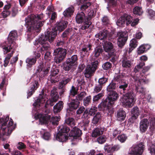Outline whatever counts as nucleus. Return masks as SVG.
<instances>
[{"mask_svg":"<svg viewBox=\"0 0 155 155\" xmlns=\"http://www.w3.org/2000/svg\"><path fill=\"white\" fill-rule=\"evenodd\" d=\"M77 89L74 86H72L70 90V94L74 96L77 94Z\"/></svg>","mask_w":155,"mask_h":155,"instance_id":"680f3d73","label":"nucleus"},{"mask_svg":"<svg viewBox=\"0 0 155 155\" xmlns=\"http://www.w3.org/2000/svg\"><path fill=\"white\" fill-rule=\"evenodd\" d=\"M17 147L19 150H21L26 148V145L23 143L19 142L16 145Z\"/></svg>","mask_w":155,"mask_h":155,"instance_id":"052dcab7","label":"nucleus"},{"mask_svg":"<svg viewBox=\"0 0 155 155\" xmlns=\"http://www.w3.org/2000/svg\"><path fill=\"white\" fill-rule=\"evenodd\" d=\"M50 67L49 66L48 67L46 68H44L41 69V71H40V69H38V71H40V73L42 74L43 73L44 75H46L48 72L50 70Z\"/></svg>","mask_w":155,"mask_h":155,"instance_id":"5fc2aeb1","label":"nucleus"},{"mask_svg":"<svg viewBox=\"0 0 155 155\" xmlns=\"http://www.w3.org/2000/svg\"><path fill=\"white\" fill-rule=\"evenodd\" d=\"M59 72V70L58 68H53L51 70V75H56L58 74Z\"/></svg>","mask_w":155,"mask_h":155,"instance_id":"0e129e2a","label":"nucleus"},{"mask_svg":"<svg viewBox=\"0 0 155 155\" xmlns=\"http://www.w3.org/2000/svg\"><path fill=\"white\" fill-rule=\"evenodd\" d=\"M135 101L134 95L131 92L123 95L121 100V102L123 105L129 107L133 106Z\"/></svg>","mask_w":155,"mask_h":155,"instance_id":"1a4fd4ad","label":"nucleus"},{"mask_svg":"<svg viewBox=\"0 0 155 155\" xmlns=\"http://www.w3.org/2000/svg\"><path fill=\"white\" fill-rule=\"evenodd\" d=\"M57 35L56 31L52 32L47 31L45 35H41L36 41L42 45L41 48V51L48 50L50 47V45L48 43V41L50 42L52 41L55 36Z\"/></svg>","mask_w":155,"mask_h":155,"instance_id":"39448f33","label":"nucleus"},{"mask_svg":"<svg viewBox=\"0 0 155 155\" xmlns=\"http://www.w3.org/2000/svg\"><path fill=\"white\" fill-rule=\"evenodd\" d=\"M17 37L16 31H11L9 33L8 38V42L0 45L2 48L4 54L11 51L8 54L6 57L4 61V65L6 66L9 63L10 58L12 56L15 48L16 47L15 43L14 42Z\"/></svg>","mask_w":155,"mask_h":155,"instance_id":"f257e3e1","label":"nucleus"},{"mask_svg":"<svg viewBox=\"0 0 155 155\" xmlns=\"http://www.w3.org/2000/svg\"><path fill=\"white\" fill-rule=\"evenodd\" d=\"M150 47V46L148 44L142 45L137 48V53L138 54H141L147 51Z\"/></svg>","mask_w":155,"mask_h":155,"instance_id":"bb28decb","label":"nucleus"},{"mask_svg":"<svg viewBox=\"0 0 155 155\" xmlns=\"http://www.w3.org/2000/svg\"><path fill=\"white\" fill-rule=\"evenodd\" d=\"M78 58L76 55H73L71 58L68 59L66 61V65L65 70H69L72 66L77 65Z\"/></svg>","mask_w":155,"mask_h":155,"instance_id":"dca6fc26","label":"nucleus"},{"mask_svg":"<svg viewBox=\"0 0 155 155\" xmlns=\"http://www.w3.org/2000/svg\"><path fill=\"white\" fill-rule=\"evenodd\" d=\"M42 137L45 140H48L51 139V135L49 132L45 131L44 132Z\"/></svg>","mask_w":155,"mask_h":155,"instance_id":"8fccbe9b","label":"nucleus"},{"mask_svg":"<svg viewBox=\"0 0 155 155\" xmlns=\"http://www.w3.org/2000/svg\"><path fill=\"white\" fill-rule=\"evenodd\" d=\"M91 45H88L84 46L81 51V55L82 56H85L88 54V51L91 49Z\"/></svg>","mask_w":155,"mask_h":155,"instance_id":"72a5a7b5","label":"nucleus"},{"mask_svg":"<svg viewBox=\"0 0 155 155\" xmlns=\"http://www.w3.org/2000/svg\"><path fill=\"white\" fill-rule=\"evenodd\" d=\"M91 99V96H89L85 98L84 99L83 101L84 104V106H87L90 103Z\"/></svg>","mask_w":155,"mask_h":155,"instance_id":"4d7b16f0","label":"nucleus"},{"mask_svg":"<svg viewBox=\"0 0 155 155\" xmlns=\"http://www.w3.org/2000/svg\"><path fill=\"white\" fill-rule=\"evenodd\" d=\"M36 61V59L35 58L31 57L27 58L26 60V62L27 66L31 67L33 65L35 64Z\"/></svg>","mask_w":155,"mask_h":155,"instance_id":"473e14b6","label":"nucleus"},{"mask_svg":"<svg viewBox=\"0 0 155 155\" xmlns=\"http://www.w3.org/2000/svg\"><path fill=\"white\" fill-rule=\"evenodd\" d=\"M65 122L67 124L71 127H73L75 125V121L72 118H68L65 120Z\"/></svg>","mask_w":155,"mask_h":155,"instance_id":"a19ab883","label":"nucleus"},{"mask_svg":"<svg viewBox=\"0 0 155 155\" xmlns=\"http://www.w3.org/2000/svg\"><path fill=\"white\" fill-rule=\"evenodd\" d=\"M143 12L142 9L140 7H135L133 9V12L135 14L140 15L142 14Z\"/></svg>","mask_w":155,"mask_h":155,"instance_id":"ea45409f","label":"nucleus"},{"mask_svg":"<svg viewBox=\"0 0 155 155\" xmlns=\"http://www.w3.org/2000/svg\"><path fill=\"white\" fill-rule=\"evenodd\" d=\"M79 102L77 100H74L69 104V109H68L67 112L69 111H72L73 109H76L78 107Z\"/></svg>","mask_w":155,"mask_h":155,"instance_id":"cd10ccee","label":"nucleus"},{"mask_svg":"<svg viewBox=\"0 0 155 155\" xmlns=\"http://www.w3.org/2000/svg\"><path fill=\"white\" fill-rule=\"evenodd\" d=\"M71 79V78L70 77L62 81L61 83H60L59 84V88L60 89L62 88L64 85H65L70 81Z\"/></svg>","mask_w":155,"mask_h":155,"instance_id":"79ce46f5","label":"nucleus"},{"mask_svg":"<svg viewBox=\"0 0 155 155\" xmlns=\"http://www.w3.org/2000/svg\"><path fill=\"white\" fill-rule=\"evenodd\" d=\"M103 94L102 93H99L97 95L94 97L93 99V101H97L99 100L101 97L103 96Z\"/></svg>","mask_w":155,"mask_h":155,"instance_id":"338daca9","label":"nucleus"},{"mask_svg":"<svg viewBox=\"0 0 155 155\" xmlns=\"http://www.w3.org/2000/svg\"><path fill=\"white\" fill-rule=\"evenodd\" d=\"M31 89L28 92V98L31 96L37 88L38 86V82L35 80L33 81L31 84Z\"/></svg>","mask_w":155,"mask_h":155,"instance_id":"5701e85b","label":"nucleus"},{"mask_svg":"<svg viewBox=\"0 0 155 155\" xmlns=\"http://www.w3.org/2000/svg\"><path fill=\"white\" fill-rule=\"evenodd\" d=\"M102 87V85L100 84L96 85L94 88V92L98 93L101 90Z\"/></svg>","mask_w":155,"mask_h":155,"instance_id":"bf43d9fd","label":"nucleus"},{"mask_svg":"<svg viewBox=\"0 0 155 155\" xmlns=\"http://www.w3.org/2000/svg\"><path fill=\"white\" fill-rule=\"evenodd\" d=\"M18 10L17 8L15 6L12 8V14L13 16H15L18 13Z\"/></svg>","mask_w":155,"mask_h":155,"instance_id":"774afa93","label":"nucleus"},{"mask_svg":"<svg viewBox=\"0 0 155 155\" xmlns=\"http://www.w3.org/2000/svg\"><path fill=\"white\" fill-rule=\"evenodd\" d=\"M43 18V14L37 15H31L28 16L25 19V25L28 31L39 28L43 25V22L39 21Z\"/></svg>","mask_w":155,"mask_h":155,"instance_id":"7ed1b4c3","label":"nucleus"},{"mask_svg":"<svg viewBox=\"0 0 155 155\" xmlns=\"http://www.w3.org/2000/svg\"><path fill=\"white\" fill-rule=\"evenodd\" d=\"M103 51L102 47L101 46H97L95 49L94 54L95 56L97 57L99 56Z\"/></svg>","mask_w":155,"mask_h":155,"instance_id":"4c0bfd02","label":"nucleus"},{"mask_svg":"<svg viewBox=\"0 0 155 155\" xmlns=\"http://www.w3.org/2000/svg\"><path fill=\"white\" fill-rule=\"evenodd\" d=\"M116 87V84L112 82L107 86V92L111 91H113V90L115 89Z\"/></svg>","mask_w":155,"mask_h":155,"instance_id":"37998d69","label":"nucleus"},{"mask_svg":"<svg viewBox=\"0 0 155 155\" xmlns=\"http://www.w3.org/2000/svg\"><path fill=\"white\" fill-rule=\"evenodd\" d=\"M63 103L62 101H59L54 107L53 110L54 113L60 112L63 107Z\"/></svg>","mask_w":155,"mask_h":155,"instance_id":"2f4dec72","label":"nucleus"},{"mask_svg":"<svg viewBox=\"0 0 155 155\" xmlns=\"http://www.w3.org/2000/svg\"><path fill=\"white\" fill-rule=\"evenodd\" d=\"M60 118L58 116H55L52 117L51 120V122L53 124L55 125L58 124V122L60 120Z\"/></svg>","mask_w":155,"mask_h":155,"instance_id":"de8ad7c7","label":"nucleus"},{"mask_svg":"<svg viewBox=\"0 0 155 155\" xmlns=\"http://www.w3.org/2000/svg\"><path fill=\"white\" fill-rule=\"evenodd\" d=\"M9 117L8 116H3L0 113V124L1 130H0V138L4 135L9 136L15 128L13 126V122L12 119H10L8 122V121Z\"/></svg>","mask_w":155,"mask_h":155,"instance_id":"f03ea898","label":"nucleus"},{"mask_svg":"<svg viewBox=\"0 0 155 155\" xmlns=\"http://www.w3.org/2000/svg\"><path fill=\"white\" fill-rule=\"evenodd\" d=\"M106 140V138L104 136H102L100 137L97 139V141L101 144H102L104 143Z\"/></svg>","mask_w":155,"mask_h":155,"instance_id":"6e6d98bb","label":"nucleus"},{"mask_svg":"<svg viewBox=\"0 0 155 155\" xmlns=\"http://www.w3.org/2000/svg\"><path fill=\"white\" fill-rule=\"evenodd\" d=\"M86 95V93L84 92H82L79 94L77 97V100H81Z\"/></svg>","mask_w":155,"mask_h":155,"instance_id":"603ef678","label":"nucleus"},{"mask_svg":"<svg viewBox=\"0 0 155 155\" xmlns=\"http://www.w3.org/2000/svg\"><path fill=\"white\" fill-rule=\"evenodd\" d=\"M132 61L128 60V58L126 57V59L122 61V66L126 68H130L132 64Z\"/></svg>","mask_w":155,"mask_h":155,"instance_id":"c9c22d12","label":"nucleus"},{"mask_svg":"<svg viewBox=\"0 0 155 155\" xmlns=\"http://www.w3.org/2000/svg\"><path fill=\"white\" fill-rule=\"evenodd\" d=\"M132 20V18L130 15H125L124 16L121 17L117 21L116 24L118 26L122 27L126 24L127 25L130 24L131 26H134L138 23V19H135L133 22Z\"/></svg>","mask_w":155,"mask_h":155,"instance_id":"0eeeda50","label":"nucleus"},{"mask_svg":"<svg viewBox=\"0 0 155 155\" xmlns=\"http://www.w3.org/2000/svg\"><path fill=\"white\" fill-rule=\"evenodd\" d=\"M149 122L147 119H142L140 122V128L141 132H145L148 127Z\"/></svg>","mask_w":155,"mask_h":155,"instance_id":"412c9836","label":"nucleus"},{"mask_svg":"<svg viewBox=\"0 0 155 155\" xmlns=\"http://www.w3.org/2000/svg\"><path fill=\"white\" fill-rule=\"evenodd\" d=\"M123 77V76L122 74L117 75L115 78V80L117 81H121L122 84L119 86V88L122 89L123 91L125 90V89L127 87V84L126 82H122V78Z\"/></svg>","mask_w":155,"mask_h":155,"instance_id":"c756f323","label":"nucleus"},{"mask_svg":"<svg viewBox=\"0 0 155 155\" xmlns=\"http://www.w3.org/2000/svg\"><path fill=\"white\" fill-rule=\"evenodd\" d=\"M101 115L100 113L98 112L94 116L92 120V123L94 124H97L101 119Z\"/></svg>","mask_w":155,"mask_h":155,"instance_id":"e433bc0d","label":"nucleus"},{"mask_svg":"<svg viewBox=\"0 0 155 155\" xmlns=\"http://www.w3.org/2000/svg\"><path fill=\"white\" fill-rule=\"evenodd\" d=\"M50 80L52 83H54L59 81V78L58 76L55 75H50Z\"/></svg>","mask_w":155,"mask_h":155,"instance_id":"09e8293b","label":"nucleus"},{"mask_svg":"<svg viewBox=\"0 0 155 155\" xmlns=\"http://www.w3.org/2000/svg\"><path fill=\"white\" fill-rule=\"evenodd\" d=\"M119 148L118 145L113 146L112 144H106L104 147V149L105 152L111 153L116 150H117Z\"/></svg>","mask_w":155,"mask_h":155,"instance_id":"6ab92c4d","label":"nucleus"},{"mask_svg":"<svg viewBox=\"0 0 155 155\" xmlns=\"http://www.w3.org/2000/svg\"><path fill=\"white\" fill-rule=\"evenodd\" d=\"M133 79L134 81H135V84L136 87V90L137 92H139L140 93H141L143 95L145 94V89L143 87L140 85L141 84L146 83L148 82V81L145 79L142 78L141 77L140 78L138 76H134L133 77Z\"/></svg>","mask_w":155,"mask_h":155,"instance_id":"9b49d317","label":"nucleus"},{"mask_svg":"<svg viewBox=\"0 0 155 155\" xmlns=\"http://www.w3.org/2000/svg\"><path fill=\"white\" fill-rule=\"evenodd\" d=\"M144 63L143 62H141L139 64L137 65L134 69V71L136 73L138 72L144 65Z\"/></svg>","mask_w":155,"mask_h":155,"instance_id":"a18cd8bd","label":"nucleus"},{"mask_svg":"<svg viewBox=\"0 0 155 155\" xmlns=\"http://www.w3.org/2000/svg\"><path fill=\"white\" fill-rule=\"evenodd\" d=\"M87 20L90 21V19L94 16V11L92 9H89L87 11Z\"/></svg>","mask_w":155,"mask_h":155,"instance_id":"c03bdc74","label":"nucleus"},{"mask_svg":"<svg viewBox=\"0 0 155 155\" xmlns=\"http://www.w3.org/2000/svg\"><path fill=\"white\" fill-rule=\"evenodd\" d=\"M81 131L78 128L75 127L71 130L69 135L73 137L74 139H77L81 136Z\"/></svg>","mask_w":155,"mask_h":155,"instance_id":"aec40b11","label":"nucleus"},{"mask_svg":"<svg viewBox=\"0 0 155 155\" xmlns=\"http://www.w3.org/2000/svg\"><path fill=\"white\" fill-rule=\"evenodd\" d=\"M144 148V145L140 143L133 147V150L129 153V155H141L143 151Z\"/></svg>","mask_w":155,"mask_h":155,"instance_id":"f3484780","label":"nucleus"},{"mask_svg":"<svg viewBox=\"0 0 155 155\" xmlns=\"http://www.w3.org/2000/svg\"><path fill=\"white\" fill-rule=\"evenodd\" d=\"M101 43H102L104 49L105 51L107 52H110L111 53V52L113 51V45L111 43L107 41Z\"/></svg>","mask_w":155,"mask_h":155,"instance_id":"4be33fe9","label":"nucleus"},{"mask_svg":"<svg viewBox=\"0 0 155 155\" xmlns=\"http://www.w3.org/2000/svg\"><path fill=\"white\" fill-rule=\"evenodd\" d=\"M104 130V127H97L95 129L92 134V136L96 137L97 136L102 134Z\"/></svg>","mask_w":155,"mask_h":155,"instance_id":"c85d7f7f","label":"nucleus"},{"mask_svg":"<svg viewBox=\"0 0 155 155\" xmlns=\"http://www.w3.org/2000/svg\"><path fill=\"white\" fill-rule=\"evenodd\" d=\"M51 95L52 96V100H48L46 95H42L41 97H40L39 98L37 99L36 101L33 104L34 106L33 112L35 111V109H37L39 106H41L42 104L45 103L46 101L45 107H46V105H50L51 106H52L54 105V102L57 101L59 98L58 95L56 94H53L52 91H51Z\"/></svg>","mask_w":155,"mask_h":155,"instance_id":"423d86ee","label":"nucleus"},{"mask_svg":"<svg viewBox=\"0 0 155 155\" xmlns=\"http://www.w3.org/2000/svg\"><path fill=\"white\" fill-rule=\"evenodd\" d=\"M109 31L106 29H104L103 31H100L97 34L95 35L97 38H98L102 41L103 42L106 41V39L108 35Z\"/></svg>","mask_w":155,"mask_h":155,"instance_id":"a211bd4d","label":"nucleus"},{"mask_svg":"<svg viewBox=\"0 0 155 155\" xmlns=\"http://www.w3.org/2000/svg\"><path fill=\"white\" fill-rule=\"evenodd\" d=\"M107 78H100L98 80L99 84L102 86L103 84L105 83L107 81Z\"/></svg>","mask_w":155,"mask_h":155,"instance_id":"69168bd1","label":"nucleus"},{"mask_svg":"<svg viewBox=\"0 0 155 155\" xmlns=\"http://www.w3.org/2000/svg\"><path fill=\"white\" fill-rule=\"evenodd\" d=\"M90 0H77V4L79 5L83 3L81 7V9L84 11L88 8L91 5L89 2H86Z\"/></svg>","mask_w":155,"mask_h":155,"instance_id":"b1692460","label":"nucleus"},{"mask_svg":"<svg viewBox=\"0 0 155 155\" xmlns=\"http://www.w3.org/2000/svg\"><path fill=\"white\" fill-rule=\"evenodd\" d=\"M97 110V108L96 107L93 106L91 107L90 109H87L85 111V112L91 116L94 115Z\"/></svg>","mask_w":155,"mask_h":155,"instance_id":"f704fd0d","label":"nucleus"},{"mask_svg":"<svg viewBox=\"0 0 155 155\" xmlns=\"http://www.w3.org/2000/svg\"><path fill=\"white\" fill-rule=\"evenodd\" d=\"M108 98L101 102L98 106L99 110H101L103 108L107 110V113H110L112 110V105L114 102L118 98V94L114 91L107 92Z\"/></svg>","mask_w":155,"mask_h":155,"instance_id":"20e7f679","label":"nucleus"},{"mask_svg":"<svg viewBox=\"0 0 155 155\" xmlns=\"http://www.w3.org/2000/svg\"><path fill=\"white\" fill-rule=\"evenodd\" d=\"M98 63L97 61L91 63V65H88L85 69L84 74L85 77L89 78L92 75L93 73L96 70Z\"/></svg>","mask_w":155,"mask_h":155,"instance_id":"ddd939ff","label":"nucleus"},{"mask_svg":"<svg viewBox=\"0 0 155 155\" xmlns=\"http://www.w3.org/2000/svg\"><path fill=\"white\" fill-rule=\"evenodd\" d=\"M127 138V137L124 134H122L118 136L117 139L121 142H124Z\"/></svg>","mask_w":155,"mask_h":155,"instance_id":"49530a36","label":"nucleus"},{"mask_svg":"<svg viewBox=\"0 0 155 155\" xmlns=\"http://www.w3.org/2000/svg\"><path fill=\"white\" fill-rule=\"evenodd\" d=\"M60 130L56 135V140L59 142H64L68 139V133L70 129L67 127L62 125L59 127Z\"/></svg>","mask_w":155,"mask_h":155,"instance_id":"6e6552de","label":"nucleus"},{"mask_svg":"<svg viewBox=\"0 0 155 155\" xmlns=\"http://www.w3.org/2000/svg\"><path fill=\"white\" fill-rule=\"evenodd\" d=\"M131 114H132V117L129 120L130 122L133 123L134 120H132L136 119L138 117L140 114V111L138 108L137 107H133L131 111Z\"/></svg>","mask_w":155,"mask_h":155,"instance_id":"393cba45","label":"nucleus"},{"mask_svg":"<svg viewBox=\"0 0 155 155\" xmlns=\"http://www.w3.org/2000/svg\"><path fill=\"white\" fill-rule=\"evenodd\" d=\"M68 24V22L67 21L61 22L56 27L54 30L52 29V31H50L51 32H52L54 31H56L57 33V29L59 31H61L66 28Z\"/></svg>","mask_w":155,"mask_h":155,"instance_id":"a878e982","label":"nucleus"},{"mask_svg":"<svg viewBox=\"0 0 155 155\" xmlns=\"http://www.w3.org/2000/svg\"><path fill=\"white\" fill-rule=\"evenodd\" d=\"M66 49L61 48L54 50L53 55L55 56L54 60L56 63H59L64 60L66 57Z\"/></svg>","mask_w":155,"mask_h":155,"instance_id":"9d476101","label":"nucleus"},{"mask_svg":"<svg viewBox=\"0 0 155 155\" xmlns=\"http://www.w3.org/2000/svg\"><path fill=\"white\" fill-rule=\"evenodd\" d=\"M73 8L72 7H69L66 9L63 12L64 16H70L73 13Z\"/></svg>","mask_w":155,"mask_h":155,"instance_id":"58836bf2","label":"nucleus"},{"mask_svg":"<svg viewBox=\"0 0 155 155\" xmlns=\"http://www.w3.org/2000/svg\"><path fill=\"white\" fill-rule=\"evenodd\" d=\"M137 45V42L135 39H132L130 42V47L135 48Z\"/></svg>","mask_w":155,"mask_h":155,"instance_id":"864d4df0","label":"nucleus"},{"mask_svg":"<svg viewBox=\"0 0 155 155\" xmlns=\"http://www.w3.org/2000/svg\"><path fill=\"white\" fill-rule=\"evenodd\" d=\"M90 122L89 120L87 119H85L83 121L81 122L80 124L81 127H86L87 126L88 124Z\"/></svg>","mask_w":155,"mask_h":155,"instance_id":"e2e57ef3","label":"nucleus"},{"mask_svg":"<svg viewBox=\"0 0 155 155\" xmlns=\"http://www.w3.org/2000/svg\"><path fill=\"white\" fill-rule=\"evenodd\" d=\"M117 44L120 47H122L124 46L127 39V36L125 32H119L117 34Z\"/></svg>","mask_w":155,"mask_h":155,"instance_id":"4468645a","label":"nucleus"},{"mask_svg":"<svg viewBox=\"0 0 155 155\" xmlns=\"http://www.w3.org/2000/svg\"><path fill=\"white\" fill-rule=\"evenodd\" d=\"M126 115V113L122 109H120L117 113V119L119 120H124Z\"/></svg>","mask_w":155,"mask_h":155,"instance_id":"7c9ffc66","label":"nucleus"},{"mask_svg":"<svg viewBox=\"0 0 155 155\" xmlns=\"http://www.w3.org/2000/svg\"><path fill=\"white\" fill-rule=\"evenodd\" d=\"M84 14L83 12L78 13L76 17V21L78 23H84V25L81 27L82 29H85L88 28L90 25L91 22L90 21H88L85 18Z\"/></svg>","mask_w":155,"mask_h":155,"instance_id":"f8f14e48","label":"nucleus"},{"mask_svg":"<svg viewBox=\"0 0 155 155\" xmlns=\"http://www.w3.org/2000/svg\"><path fill=\"white\" fill-rule=\"evenodd\" d=\"M147 13L148 16L150 19L153 18L155 15V12L151 9H147Z\"/></svg>","mask_w":155,"mask_h":155,"instance_id":"3c124183","label":"nucleus"},{"mask_svg":"<svg viewBox=\"0 0 155 155\" xmlns=\"http://www.w3.org/2000/svg\"><path fill=\"white\" fill-rule=\"evenodd\" d=\"M35 117L36 120H39L40 123L41 124L48 123L50 118V115L48 114H41L37 112L35 114Z\"/></svg>","mask_w":155,"mask_h":155,"instance_id":"2eb2a0df","label":"nucleus"},{"mask_svg":"<svg viewBox=\"0 0 155 155\" xmlns=\"http://www.w3.org/2000/svg\"><path fill=\"white\" fill-rule=\"evenodd\" d=\"M102 67L104 70H107L111 68V64L110 62H107L104 64Z\"/></svg>","mask_w":155,"mask_h":155,"instance_id":"13d9d810","label":"nucleus"}]
</instances>
